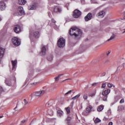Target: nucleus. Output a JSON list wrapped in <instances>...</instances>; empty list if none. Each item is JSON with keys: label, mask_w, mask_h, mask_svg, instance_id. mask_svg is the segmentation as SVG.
I'll use <instances>...</instances> for the list:
<instances>
[{"label": "nucleus", "mask_w": 125, "mask_h": 125, "mask_svg": "<svg viewBox=\"0 0 125 125\" xmlns=\"http://www.w3.org/2000/svg\"><path fill=\"white\" fill-rule=\"evenodd\" d=\"M41 34L38 31H32L30 33L29 38L31 41H33V39H39Z\"/></svg>", "instance_id": "obj_2"}, {"label": "nucleus", "mask_w": 125, "mask_h": 125, "mask_svg": "<svg viewBox=\"0 0 125 125\" xmlns=\"http://www.w3.org/2000/svg\"><path fill=\"white\" fill-rule=\"evenodd\" d=\"M124 18L125 19V14H124Z\"/></svg>", "instance_id": "obj_53"}, {"label": "nucleus", "mask_w": 125, "mask_h": 125, "mask_svg": "<svg viewBox=\"0 0 125 125\" xmlns=\"http://www.w3.org/2000/svg\"><path fill=\"white\" fill-rule=\"evenodd\" d=\"M17 13L18 15L22 16V15H25V11H24V9L23 7L20 6L17 9Z\"/></svg>", "instance_id": "obj_5"}, {"label": "nucleus", "mask_w": 125, "mask_h": 125, "mask_svg": "<svg viewBox=\"0 0 125 125\" xmlns=\"http://www.w3.org/2000/svg\"><path fill=\"white\" fill-rule=\"evenodd\" d=\"M68 33L70 36L75 37V38H79L82 36V31L76 26L71 28Z\"/></svg>", "instance_id": "obj_1"}, {"label": "nucleus", "mask_w": 125, "mask_h": 125, "mask_svg": "<svg viewBox=\"0 0 125 125\" xmlns=\"http://www.w3.org/2000/svg\"><path fill=\"white\" fill-rule=\"evenodd\" d=\"M61 76H64V74H59L57 77L55 78V81H59V78H60Z\"/></svg>", "instance_id": "obj_24"}, {"label": "nucleus", "mask_w": 125, "mask_h": 125, "mask_svg": "<svg viewBox=\"0 0 125 125\" xmlns=\"http://www.w3.org/2000/svg\"><path fill=\"white\" fill-rule=\"evenodd\" d=\"M36 7V4H32L28 6V9L29 10H35Z\"/></svg>", "instance_id": "obj_16"}, {"label": "nucleus", "mask_w": 125, "mask_h": 125, "mask_svg": "<svg viewBox=\"0 0 125 125\" xmlns=\"http://www.w3.org/2000/svg\"><path fill=\"white\" fill-rule=\"evenodd\" d=\"M104 109V105H101L98 107L97 111H98V112H101V111H102V110H103Z\"/></svg>", "instance_id": "obj_21"}, {"label": "nucleus", "mask_w": 125, "mask_h": 125, "mask_svg": "<svg viewBox=\"0 0 125 125\" xmlns=\"http://www.w3.org/2000/svg\"><path fill=\"white\" fill-rule=\"evenodd\" d=\"M57 114L59 117H62V116H63V111H62V110H59L57 111Z\"/></svg>", "instance_id": "obj_22"}, {"label": "nucleus", "mask_w": 125, "mask_h": 125, "mask_svg": "<svg viewBox=\"0 0 125 125\" xmlns=\"http://www.w3.org/2000/svg\"><path fill=\"white\" fill-rule=\"evenodd\" d=\"M91 18H92V14L89 13L85 17V21L87 22V21H89V20H91Z\"/></svg>", "instance_id": "obj_13"}, {"label": "nucleus", "mask_w": 125, "mask_h": 125, "mask_svg": "<svg viewBox=\"0 0 125 125\" xmlns=\"http://www.w3.org/2000/svg\"><path fill=\"white\" fill-rule=\"evenodd\" d=\"M116 102H118V100H119V98L118 97H116L115 98Z\"/></svg>", "instance_id": "obj_42"}, {"label": "nucleus", "mask_w": 125, "mask_h": 125, "mask_svg": "<svg viewBox=\"0 0 125 125\" xmlns=\"http://www.w3.org/2000/svg\"><path fill=\"white\" fill-rule=\"evenodd\" d=\"M105 11H101L96 15V16L98 18H103L105 16Z\"/></svg>", "instance_id": "obj_12"}, {"label": "nucleus", "mask_w": 125, "mask_h": 125, "mask_svg": "<svg viewBox=\"0 0 125 125\" xmlns=\"http://www.w3.org/2000/svg\"><path fill=\"white\" fill-rule=\"evenodd\" d=\"M66 111L67 114H69L71 111V108L69 107H68L66 108Z\"/></svg>", "instance_id": "obj_31"}, {"label": "nucleus", "mask_w": 125, "mask_h": 125, "mask_svg": "<svg viewBox=\"0 0 125 125\" xmlns=\"http://www.w3.org/2000/svg\"><path fill=\"white\" fill-rule=\"evenodd\" d=\"M107 86L109 88H111V87H115V86H114V84L111 83H108L107 84Z\"/></svg>", "instance_id": "obj_26"}, {"label": "nucleus", "mask_w": 125, "mask_h": 125, "mask_svg": "<svg viewBox=\"0 0 125 125\" xmlns=\"http://www.w3.org/2000/svg\"><path fill=\"white\" fill-rule=\"evenodd\" d=\"M98 83H93L92 84V86H95V85H97V84H98Z\"/></svg>", "instance_id": "obj_40"}, {"label": "nucleus", "mask_w": 125, "mask_h": 125, "mask_svg": "<svg viewBox=\"0 0 125 125\" xmlns=\"http://www.w3.org/2000/svg\"><path fill=\"white\" fill-rule=\"evenodd\" d=\"M1 118H3V116H0V119H1Z\"/></svg>", "instance_id": "obj_51"}, {"label": "nucleus", "mask_w": 125, "mask_h": 125, "mask_svg": "<svg viewBox=\"0 0 125 125\" xmlns=\"http://www.w3.org/2000/svg\"><path fill=\"white\" fill-rule=\"evenodd\" d=\"M68 80H70V79H65V80H64V81H63V82H65V81H68Z\"/></svg>", "instance_id": "obj_48"}, {"label": "nucleus", "mask_w": 125, "mask_h": 125, "mask_svg": "<svg viewBox=\"0 0 125 125\" xmlns=\"http://www.w3.org/2000/svg\"><path fill=\"white\" fill-rule=\"evenodd\" d=\"M12 64L13 66L12 70H15V67H16V65H17V60L12 61Z\"/></svg>", "instance_id": "obj_15"}, {"label": "nucleus", "mask_w": 125, "mask_h": 125, "mask_svg": "<svg viewBox=\"0 0 125 125\" xmlns=\"http://www.w3.org/2000/svg\"><path fill=\"white\" fill-rule=\"evenodd\" d=\"M108 125H113V122H110L109 123Z\"/></svg>", "instance_id": "obj_44"}, {"label": "nucleus", "mask_w": 125, "mask_h": 125, "mask_svg": "<svg viewBox=\"0 0 125 125\" xmlns=\"http://www.w3.org/2000/svg\"><path fill=\"white\" fill-rule=\"evenodd\" d=\"M16 108H17V106H16V107L15 108V109H16Z\"/></svg>", "instance_id": "obj_54"}, {"label": "nucleus", "mask_w": 125, "mask_h": 125, "mask_svg": "<svg viewBox=\"0 0 125 125\" xmlns=\"http://www.w3.org/2000/svg\"><path fill=\"white\" fill-rule=\"evenodd\" d=\"M83 98L84 100H87V98H88L87 94H84L83 95Z\"/></svg>", "instance_id": "obj_27"}, {"label": "nucleus", "mask_w": 125, "mask_h": 125, "mask_svg": "<svg viewBox=\"0 0 125 125\" xmlns=\"http://www.w3.org/2000/svg\"><path fill=\"white\" fill-rule=\"evenodd\" d=\"M110 53H111V51H108V53H106L107 56H108Z\"/></svg>", "instance_id": "obj_39"}, {"label": "nucleus", "mask_w": 125, "mask_h": 125, "mask_svg": "<svg viewBox=\"0 0 125 125\" xmlns=\"http://www.w3.org/2000/svg\"><path fill=\"white\" fill-rule=\"evenodd\" d=\"M12 41L13 44L15 45V46H19L21 43L19 41V39L16 37H13L12 39Z\"/></svg>", "instance_id": "obj_4"}, {"label": "nucleus", "mask_w": 125, "mask_h": 125, "mask_svg": "<svg viewBox=\"0 0 125 125\" xmlns=\"http://www.w3.org/2000/svg\"><path fill=\"white\" fill-rule=\"evenodd\" d=\"M111 110H108V111H107V114L108 115H111Z\"/></svg>", "instance_id": "obj_36"}, {"label": "nucleus", "mask_w": 125, "mask_h": 125, "mask_svg": "<svg viewBox=\"0 0 125 125\" xmlns=\"http://www.w3.org/2000/svg\"><path fill=\"white\" fill-rule=\"evenodd\" d=\"M73 91H74L73 89L70 90L66 92L65 94H64V95H67V94H70V93H71V92H73Z\"/></svg>", "instance_id": "obj_33"}, {"label": "nucleus", "mask_w": 125, "mask_h": 125, "mask_svg": "<svg viewBox=\"0 0 125 125\" xmlns=\"http://www.w3.org/2000/svg\"><path fill=\"white\" fill-rule=\"evenodd\" d=\"M23 101L25 105H27V104H28V102L27 101V100H26V99H24Z\"/></svg>", "instance_id": "obj_34"}, {"label": "nucleus", "mask_w": 125, "mask_h": 125, "mask_svg": "<svg viewBox=\"0 0 125 125\" xmlns=\"http://www.w3.org/2000/svg\"><path fill=\"white\" fill-rule=\"evenodd\" d=\"M37 83H31V84H37Z\"/></svg>", "instance_id": "obj_47"}, {"label": "nucleus", "mask_w": 125, "mask_h": 125, "mask_svg": "<svg viewBox=\"0 0 125 125\" xmlns=\"http://www.w3.org/2000/svg\"><path fill=\"white\" fill-rule=\"evenodd\" d=\"M0 21H1V17H0Z\"/></svg>", "instance_id": "obj_52"}, {"label": "nucleus", "mask_w": 125, "mask_h": 125, "mask_svg": "<svg viewBox=\"0 0 125 125\" xmlns=\"http://www.w3.org/2000/svg\"><path fill=\"white\" fill-rule=\"evenodd\" d=\"M125 33V29L124 30V32H122L123 34H124Z\"/></svg>", "instance_id": "obj_50"}, {"label": "nucleus", "mask_w": 125, "mask_h": 125, "mask_svg": "<svg viewBox=\"0 0 125 125\" xmlns=\"http://www.w3.org/2000/svg\"><path fill=\"white\" fill-rule=\"evenodd\" d=\"M45 93V90H41L39 91H37L35 92V96H38L39 97H41V96H42L43 94Z\"/></svg>", "instance_id": "obj_11"}, {"label": "nucleus", "mask_w": 125, "mask_h": 125, "mask_svg": "<svg viewBox=\"0 0 125 125\" xmlns=\"http://www.w3.org/2000/svg\"><path fill=\"white\" fill-rule=\"evenodd\" d=\"M58 46L60 48H63L65 46V40L63 38H60L58 41Z\"/></svg>", "instance_id": "obj_3"}, {"label": "nucleus", "mask_w": 125, "mask_h": 125, "mask_svg": "<svg viewBox=\"0 0 125 125\" xmlns=\"http://www.w3.org/2000/svg\"><path fill=\"white\" fill-rule=\"evenodd\" d=\"M5 8H6V4L4 2V1L0 2V10L1 11L5 10Z\"/></svg>", "instance_id": "obj_9"}, {"label": "nucleus", "mask_w": 125, "mask_h": 125, "mask_svg": "<svg viewBox=\"0 0 125 125\" xmlns=\"http://www.w3.org/2000/svg\"><path fill=\"white\" fill-rule=\"evenodd\" d=\"M110 92H111V90H110V89H107L106 90L103 91L102 94V95L108 96V94H109V93H110Z\"/></svg>", "instance_id": "obj_14"}, {"label": "nucleus", "mask_w": 125, "mask_h": 125, "mask_svg": "<svg viewBox=\"0 0 125 125\" xmlns=\"http://www.w3.org/2000/svg\"><path fill=\"white\" fill-rule=\"evenodd\" d=\"M103 101H107V98H108L107 95H103Z\"/></svg>", "instance_id": "obj_29"}, {"label": "nucleus", "mask_w": 125, "mask_h": 125, "mask_svg": "<svg viewBox=\"0 0 125 125\" xmlns=\"http://www.w3.org/2000/svg\"><path fill=\"white\" fill-rule=\"evenodd\" d=\"M48 114L49 115V116H53V112H52V110H48L47 111Z\"/></svg>", "instance_id": "obj_28"}, {"label": "nucleus", "mask_w": 125, "mask_h": 125, "mask_svg": "<svg viewBox=\"0 0 125 125\" xmlns=\"http://www.w3.org/2000/svg\"><path fill=\"white\" fill-rule=\"evenodd\" d=\"M124 102H125V101H124V99H122V100H121L120 103L121 104H122L124 103Z\"/></svg>", "instance_id": "obj_35"}, {"label": "nucleus", "mask_w": 125, "mask_h": 125, "mask_svg": "<svg viewBox=\"0 0 125 125\" xmlns=\"http://www.w3.org/2000/svg\"><path fill=\"white\" fill-rule=\"evenodd\" d=\"M101 122V120L99 119L98 118H96L95 120V124H98V123H100Z\"/></svg>", "instance_id": "obj_25"}, {"label": "nucleus", "mask_w": 125, "mask_h": 125, "mask_svg": "<svg viewBox=\"0 0 125 125\" xmlns=\"http://www.w3.org/2000/svg\"><path fill=\"white\" fill-rule=\"evenodd\" d=\"M51 22H52V23H56V21H55L53 19L51 20Z\"/></svg>", "instance_id": "obj_37"}, {"label": "nucleus", "mask_w": 125, "mask_h": 125, "mask_svg": "<svg viewBox=\"0 0 125 125\" xmlns=\"http://www.w3.org/2000/svg\"><path fill=\"white\" fill-rule=\"evenodd\" d=\"M106 85H107V84H106V83H103L101 88H105V87H106Z\"/></svg>", "instance_id": "obj_32"}, {"label": "nucleus", "mask_w": 125, "mask_h": 125, "mask_svg": "<svg viewBox=\"0 0 125 125\" xmlns=\"http://www.w3.org/2000/svg\"><path fill=\"white\" fill-rule=\"evenodd\" d=\"M47 60H48V61H50V62H51V61H52V60H53V55H51L48 56L47 57Z\"/></svg>", "instance_id": "obj_20"}, {"label": "nucleus", "mask_w": 125, "mask_h": 125, "mask_svg": "<svg viewBox=\"0 0 125 125\" xmlns=\"http://www.w3.org/2000/svg\"><path fill=\"white\" fill-rule=\"evenodd\" d=\"M96 92H97L96 89L94 90L92 93L89 94V96H90V97H94V96H95L96 94Z\"/></svg>", "instance_id": "obj_18"}, {"label": "nucleus", "mask_w": 125, "mask_h": 125, "mask_svg": "<svg viewBox=\"0 0 125 125\" xmlns=\"http://www.w3.org/2000/svg\"><path fill=\"white\" fill-rule=\"evenodd\" d=\"M91 109H92V106L91 105H89V106H87L86 108V113H90V111H91Z\"/></svg>", "instance_id": "obj_19"}, {"label": "nucleus", "mask_w": 125, "mask_h": 125, "mask_svg": "<svg viewBox=\"0 0 125 125\" xmlns=\"http://www.w3.org/2000/svg\"><path fill=\"white\" fill-rule=\"evenodd\" d=\"M82 15V12L79 10H75L73 12V16L74 18H79Z\"/></svg>", "instance_id": "obj_6"}, {"label": "nucleus", "mask_w": 125, "mask_h": 125, "mask_svg": "<svg viewBox=\"0 0 125 125\" xmlns=\"http://www.w3.org/2000/svg\"><path fill=\"white\" fill-rule=\"evenodd\" d=\"M105 75H106V73L103 72L102 75H101V77H104L105 76Z\"/></svg>", "instance_id": "obj_38"}, {"label": "nucleus", "mask_w": 125, "mask_h": 125, "mask_svg": "<svg viewBox=\"0 0 125 125\" xmlns=\"http://www.w3.org/2000/svg\"><path fill=\"white\" fill-rule=\"evenodd\" d=\"M14 31L16 34H19V33H21V26L19 25H15Z\"/></svg>", "instance_id": "obj_7"}, {"label": "nucleus", "mask_w": 125, "mask_h": 125, "mask_svg": "<svg viewBox=\"0 0 125 125\" xmlns=\"http://www.w3.org/2000/svg\"><path fill=\"white\" fill-rule=\"evenodd\" d=\"M25 122H26V120H22V121L21 122V124H24Z\"/></svg>", "instance_id": "obj_43"}, {"label": "nucleus", "mask_w": 125, "mask_h": 125, "mask_svg": "<svg viewBox=\"0 0 125 125\" xmlns=\"http://www.w3.org/2000/svg\"><path fill=\"white\" fill-rule=\"evenodd\" d=\"M103 120L104 121H107V120H108V118L104 117Z\"/></svg>", "instance_id": "obj_46"}, {"label": "nucleus", "mask_w": 125, "mask_h": 125, "mask_svg": "<svg viewBox=\"0 0 125 125\" xmlns=\"http://www.w3.org/2000/svg\"><path fill=\"white\" fill-rule=\"evenodd\" d=\"M82 3H84V0H81Z\"/></svg>", "instance_id": "obj_45"}, {"label": "nucleus", "mask_w": 125, "mask_h": 125, "mask_svg": "<svg viewBox=\"0 0 125 125\" xmlns=\"http://www.w3.org/2000/svg\"><path fill=\"white\" fill-rule=\"evenodd\" d=\"M0 91H3V89H2V87L0 86Z\"/></svg>", "instance_id": "obj_41"}, {"label": "nucleus", "mask_w": 125, "mask_h": 125, "mask_svg": "<svg viewBox=\"0 0 125 125\" xmlns=\"http://www.w3.org/2000/svg\"><path fill=\"white\" fill-rule=\"evenodd\" d=\"M46 49H47V47H46V46H42V47L41 48V51L40 52V55H41L42 56L45 55Z\"/></svg>", "instance_id": "obj_8"}, {"label": "nucleus", "mask_w": 125, "mask_h": 125, "mask_svg": "<svg viewBox=\"0 0 125 125\" xmlns=\"http://www.w3.org/2000/svg\"><path fill=\"white\" fill-rule=\"evenodd\" d=\"M115 38V35L112 34V35L111 36L110 39H109L107 41H112V40H114Z\"/></svg>", "instance_id": "obj_30"}, {"label": "nucleus", "mask_w": 125, "mask_h": 125, "mask_svg": "<svg viewBox=\"0 0 125 125\" xmlns=\"http://www.w3.org/2000/svg\"><path fill=\"white\" fill-rule=\"evenodd\" d=\"M80 96H81V94L79 93L78 95H77L75 96L72 98V99L73 100H75V99H78V98H79V97H80Z\"/></svg>", "instance_id": "obj_23"}, {"label": "nucleus", "mask_w": 125, "mask_h": 125, "mask_svg": "<svg viewBox=\"0 0 125 125\" xmlns=\"http://www.w3.org/2000/svg\"><path fill=\"white\" fill-rule=\"evenodd\" d=\"M54 12L55 13H60L62 12V8L59 6H57L54 8Z\"/></svg>", "instance_id": "obj_10"}, {"label": "nucleus", "mask_w": 125, "mask_h": 125, "mask_svg": "<svg viewBox=\"0 0 125 125\" xmlns=\"http://www.w3.org/2000/svg\"><path fill=\"white\" fill-rule=\"evenodd\" d=\"M27 2V1L25 0H19L18 3L19 4L21 5H24V4H26V3Z\"/></svg>", "instance_id": "obj_17"}, {"label": "nucleus", "mask_w": 125, "mask_h": 125, "mask_svg": "<svg viewBox=\"0 0 125 125\" xmlns=\"http://www.w3.org/2000/svg\"><path fill=\"white\" fill-rule=\"evenodd\" d=\"M66 7L69 6V3L66 4Z\"/></svg>", "instance_id": "obj_49"}]
</instances>
